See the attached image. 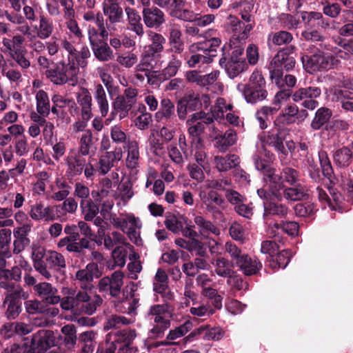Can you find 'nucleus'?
Here are the masks:
<instances>
[{"label":"nucleus","instance_id":"6e6552de","mask_svg":"<svg viewBox=\"0 0 353 353\" xmlns=\"http://www.w3.org/2000/svg\"><path fill=\"white\" fill-rule=\"evenodd\" d=\"M33 345L46 353L52 347L61 345L62 335L50 330H39L30 339Z\"/></svg>","mask_w":353,"mask_h":353},{"label":"nucleus","instance_id":"cd10ccee","mask_svg":"<svg viewBox=\"0 0 353 353\" xmlns=\"http://www.w3.org/2000/svg\"><path fill=\"white\" fill-rule=\"evenodd\" d=\"M338 33L342 37L353 36V10H343L340 21L334 23Z\"/></svg>","mask_w":353,"mask_h":353},{"label":"nucleus","instance_id":"0eeeda50","mask_svg":"<svg viewBox=\"0 0 353 353\" xmlns=\"http://www.w3.org/2000/svg\"><path fill=\"white\" fill-rule=\"evenodd\" d=\"M28 294L21 286L17 287L16 292L5 294L3 306L7 307L5 316L8 319H17L22 311V300H26Z\"/></svg>","mask_w":353,"mask_h":353},{"label":"nucleus","instance_id":"4be33fe9","mask_svg":"<svg viewBox=\"0 0 353 353\" xmlns=\"http://www.w3.org/2000/svg\"><path fill=\"white\" fill-rule=\"evenodd\" d=\"M47 255L48 253L46 249L39 247L33 250L32 258L34 269L46 279H50L52 274L48 270H46V266L45 265Z\"/></svg>","mask_w":353,"mask_h":353},{"label":"nucleus","instance_id":"3c124183","mask_svg":"<svg viewBox=\"0 0 353 353\" xmlns=\"http://www.w3.org/2000/svg\"><path fill=\"white\" fill-rule=\"evenodd\" d=\"M263 179L266 183L272 184V188H274L275 191H279L284 188L282 183L281 173L277 174L276 170L273 167L265 171L263 174Z\"/></svg>","mask_w":353,"mask_h":353},{"label":"nucleus","instance_id":"393cba45","mask_svg":"<svg viewBox=\"0 0 353 353\" xmlns=\"http://www.w3.org/2000/svg\"><path fill=\"white\" fill-rule=\"evenodd\" d=\"M92 50L97 59L100 61H108L114 58L113 51L103 40L93 41L90 38Z\"/></svg>","mask_w":353,"mask_h":353},{"label":"nucleus","instance_id":"8fccbe9b","mask_svg":"<svg viewBox=\"0 0 353 353\" xmlns=\"http://www.w3.org/2000/svg\"><path fill=\"white\" fill-rule=\"evenodd\" d=\"M53 29L52 19L43 14H41L39 16V27L37 30V37L41 39H46L52 34Z\"/></svg>","mask_w":353,"mask_h":353},{"label":"nucleus","instance_id":"c756f323","mask_svg":"<svg viewBox=\"0 0 353 353\" xmlns=\"http://www.w3.org/2000/svg\"><path fill=\"white\" fill-rule=\"evenodd\" d=\"M234 266L239 267L245 275L251 276L259 272L262 268V263L256 259H252L248 254H245Z\"/></svg>","mask_w":353,"mask_h":353},{"label":"nucleus","instance_id":"c85d7f7f","mask_svg":"<svg viewBox=\"0 0 353 353\" xmlns=\"http://www.w3.org/2000/svg\"><path fill=\"white\" fill-rule=\"evenodd\" d=\"M291 187L284 185L283 196L285 199L293 201L307 200L309 199L308 190L305 185L296 183Z\"/></svg>","mask_w":353,"mask_h":353},{"label":"nucleus","instance_id":"dca6fc26","mask_svg":"<svg viewBox=\"0 0 353 353\" xmlns=\"http://www.w3.org/2000/svg\"><path fill=\"white\" fill-rule=\"evenodd\" d=\"M263 206V219L266 223H268V221L274 216L283 219L288 212V208L286 205L273 200L264 201Z\"/></svg>","mask_w":353,"mask_h":353},{"label":"nucleus","instance_id":"a878e982","mask_svg":"<svg viewBox=\"0 0 353 353\" xmlns=\"http://www.w3.org/2000/svg\"><path fill=\"white\" fill-rule=\"evenodd\" d=\"M110 334L114 335V339L113 342L115 344H123L122 347H119L118 353H122L124 350L128 351L130 350V347L137 336L136 330L131 329L117 330L115 332H111Z\"/></svg>","mask_w":353,"mask_h":353},{"label":"nucleus","instance_id":"e433bc0d","mask_svg":"<svg viewBox=\"0 0 353 353\" xmlns=\"http://www.w3.org/2000/svg\"><path fill=\"white\" fill-rule=\"evenodd\" d=\"M46 270L50 272L51 270H60L65 268V261L64 256L56 251L48 252L46 262L45 263Z\"/></svg>","mask_w":353,"mask_h":353},{"label":"nucleus","instance_id":"aec40b11","mask_svg":"<svg viewBox=\"0 0 353 353\" xmlns=\"http://www.w3.org/2000/svg\"><path fill=\"white\" fill-rule=\"evenodd\" d=\"M30 230V225L28 224L23 225L22 227L17 228L14 230L13 235L16 239L13 242L14 254H19L26 248V247L30 245V240L27 237V235Z\"/></svg>","mask_w":353,"mask_h":353},{"label":"nucleus","instance_id":"412c9836","mask_svg":"<svg viewBox=\"0 0 353 353\" xmlns=\"http://www.w3.org/2000/svg\"><path fill=\"white\" fill-rule=\"evenodd\" d=\"M121 157V149H115L114 151L105 152L99 158L98 165L97 166V172L102 175L106 174L114 166V162L119 161Z\"/></svg>","mask_w":353,"mask_h":353},{"label":"nucleus","instance_id":"79ce46f5","mask_svg":"<svg viewBox=\"0 0 353 353\" xmlns=\"http://www.w3.org/2000/svg\"><path fill=\"white\" fill-rule=\"evenodd\" d=\"M296 216L304 217L312 221L317 209L314 203L311 202L299 203L294 208Z\"/></svg>","mask_w":353,"mask_h":353},{"label":"nucleus","instance_id":"4c0bfd02","mask_svg":"<svg viewBox=\"0 0 353 353\" xmlns=\"http://www.w3.org/2000/svg\"><path fill=\"white\" fill-rule=\"evenodd\" d=\"M293 39L292 34L285 30H280L276 32H270L268 36V45L270 48L272 45L282 46L288 45Z\"/></svg>","mask_w":353,"mask_h":353},{"label":"nucleus","instance_id":"0e129e2a","mask_svg":"<svg viewBox=\"0 0 353 353\" xmlns=\"http://www.w3.org/2000/svg\"><path fill=\"white\" fill-rule=\"evenodd\" d=\"M301 35L306 41H310L312 42L320 41L321 48L330 50V48L327 47L325 37L321 35L318 31H304L302 32Z\"/></svg>","mask_w":353,"mask_h":353},{"label":"nucleus","instance_id":"09e8293b","mask_svg":"<svg viewBox=\"0 0 353 353\" xmlns=\"http://www.w3.org/2000/svg\"><path fill=\"white\" fill-rule=\"evenodd\" d=\"M169 43L174 53L181 54L184 50V42L182 33L179 29L172 28L170 30Z\"/></svg>","mask_w":353,"mask_h":353},{"label":"nucleus","instance_id":"a211bd4d","mask_svg":"<svg viewBox=\"0 0 353 353\" xmlns=\"http://www.w3.org/2000/svg\"><path fill=\"white\" fill-rule=\"evenodd\" d=\"M219 71L214 70L207 74H201L197 70L189 71L186 73V78L189 82L195 83L197 85L208 88L218 79Z\"/></svg>","mask_w":353,"mask_h":353},{"label":"nucleus","instance_id":"f3484780","mask_svg":"<svg viewBox=\"0 0 353 353\" xmlns=\"http://www.w3.org/2000/svg\"><path fill=\"white\" fill-rule=\"evenodd\" d=\"M221 43V41L219 38L213 37L192 44L189 48V51L190 52L201 51L204 55L211 58L212 61L213 58L216 56L217 48H219Z\"/></svg>","mask_w":353,"mask_h":353},{"label":"nucleus","instance_id":"e2e57ef3","mask_svg":"<svg viewBox=\"0 0 353 353\" xmlns=\"http://www.w3.org/2000/svg\"><path fill=\"white\" fill-rule=\"evenodd\" d=\"M225 250L229 254L231 258V264L234 267L235 264L243 257L245 253H243L241 250L234 243L232 242H227L225 243Z\"/></svg>","mask_w":353,"mask_h":353},{"label":"nucleus","instance_id":"9d476101","mask_svg":"<svg viewBox=\"0 0 353 353\" xmlns=\"http://www.w3.org/2000/svg\"><path fill=\"white\" fill-rule=\"evenodd\" d=\"M332 114V110L329 108L325 106L319 108L315 112L314 117L310 123V128L314 131L319 130L330 131L338 123H340L341 125L346 124L341 120L330 122Z\"/></svg>","mask_w":353,"mask_h":353},{"label":"nucleus","instance_id":"72a5a7b5","mask_svg":"<svg viewBox=\"0 0 353 353\" xmlns=\"http://www.w3.org/2000/svg\"><path fill=\"white\" fill-rule=\"evenodd\" d=\"M175 117V106L168 98H163L161 101L160 110L156 112L155 118L157 121L165 119L166 121Z\"/></svg>","mask_w":353,"mask_h":353},{"label":"nucleus","instance_id":"37998d69","mask_svg":"<svg viewBox=\"0 0 353 353\" xmlns=\"http://www.w3.org/2000/svg\"><path fill=\"white\" fill-rule=\"evenodd\" d=\"M171 305L169 303H164L163 304H155L150 306L148 311V316H154V322L155 323H161L162 321H170L165 319L163 315L170 313V308Z\"/></svg>","mask_w":353,"mask_h":353},{"label":"nucleus","instance_id":"f8f14e48","mask_svg":"<svg viewBox=\"0 0 353 353\" xmlns=\"http://www.w3.org/2000/svg\"><path fill=\"white\" fill-rule=\"evenodd\" d=\"M123 272L115 271L110 277H103L99 281V291L101 293L110 295L112 297H119L121 293V288L123 284Z\"/></svg>","mask_w":353,"mask_h":353},{"label":"nucleus","instance_id":"69168bd1","mask_svg":"<svg viewBox=\"0 0 353 353\" xmlns=\"http://www.w3.org/2000/svg\"><path fill=\"white\" fill-rule=\"evenodd\" d=\"M191 327L192 323L190 322H185L183 325L179 326V327L170 330L167 335V339L173 341L184 336L191 329Z\"/></svg>","mask_w":353,"mask_h":353},{"label":"nucleus","instance_id":"c9c22d12","mask_svg":"<svg viewBox=\"0 0 353 353\" xmlns=\"http://www.w3.org/2000/svg\"><path fill=\"white\" fill-rule=\"evenodd\" d=\"M236 134L234 130H226L223 135L216 138L214 146L219 152H225L236 143Z\"/></svg>","mask_w":353,"mask_h":353},{"label":"nucleus","instance_id":"ea45409f","mask_svg":"<svg viewBox=\"0 0 353 353\" xmlns=\"http://www.w3.org/2000/svg\"><path fill=\"white\" fill-rule=\"evenodd\" d=\"M61 332L63 336L61 344L63 343L68 350L74 348L77 340L76 326L73 324L65 325L62 327Z\"/></svg>","mask_w":353,"mask_h":353},{"label":"nucleus","instance_id":"c03bdc74","mask_svg":"<svg viewBox=\"0 0 353 353\" xmlns=\"http://www.w3.org/2000/svg\"><path fill=\"white\" fill-rule=\"evenodd\" d=\"M37 111L43 117H48L50 112V104L46 92L39 90L36 94Z\"/></svg>","mask_w":353,"mask_h":353},{"label":"nucleus","instance_id":"bb28decb","mask_svg":"<svg viewBox=\"0 0 353 353\" xmlns=\"http://www.w3.org/2000/svg\"><path fill=\"white\" fill-rule=\"evenodd\" d=\"M77 103L81 107L83 121H88L92 117V96L87 88H82L77 95Z\"/></svg>","mask_w":353,"mask_h":353},{"label":"nucleus","instance_id":"f704fd0d","mask_svg":"<svg viewBox=\"0 0 353 353\" xmlns=\"http://www.w3.org/2000/svg\"><path fill=\"white\" fill-rule=\"evenodd\" d=\"M181 61L172 55V59L169 61L167 67H165L159 74L157 76V79L159 82L170 79L171 77L176 75L178 70L181 66Z\"/></svg>","mask_w":353,"mask_h":353},{"label":"nucleus","instance_id":"39448f33","mask_svg":"<svg viewBox=\"0 0 353 353\" xmlns=\"http://www.w3.org/2000/svg\"><path fill=\"white\" fill-rule=\"evenodd\" d=\"M301 59L305 70L311 74L317 71L329 70L339 63L336 57L319 49H316L311 54L304 53Z\"/></svg>","mask_w":353,"mask_h":353},{"label":"nucleus","instance_id":"052dcab7","mask_svg":"<svg viewBox=\"0 0 353 353\" xmlns=\"http://www.w3.org/2000/svg\"><path fill=\"white\" fill-rule=\"evenodd\" d=\"M156 64V54L148 50L142 56L141 63L139 65L140 70H149L152 69Z\"/></svg>","mask_w":353,"mask_h":353},{"label":"nucleus","instance_id":"1a4fd4ad","mask_svg":"<svg viewBox=\"0 0 353 353\" xmlns=\"http://www.w3.org/2000/svg\"><path fill=\"white\" fill-rule=\"evenodd\" d=\"M321 94V90L319 87L309 86L296 90L292 94V99L295 102H301V105L305 109L314 110L319 105L316 99Z\"/></svg>","mask_w":353,"mask_h":353},{"label":"nucleus","instance_id":"338daca9","mask_svg":"<svg viewBox=\"0 0 353 353\" xmlns=\"http://www.w3.org/2000/svg\"><path fill=\"white\" fill-rule=\"evenodd\" d=\"M102 302V298L99 295H95L93 300L87 301L82 304L81 307L85 314L91 315L96 311L97 307L101 305Z\"/></svg>","mask_w":353,"mask_h":353},{"label":"nucleus","instance_id":"58836bf2","mask_svg":"<svg viewBox=\"0 0 353 353\" xmlns=\"http://www.w3.org/2000/svg\"><path fill=\"white\" fill-rule=\"evenodd\" d=\"M125 12L130 26L128 28L136 32L137 35L142 36L143 34V26L141 23V16L134 9L129 7L125 8Z\"/></svg>","mask_w":353,"mask_h":353},{"label":"nucleus","instance_id":"7c9ffc66","mask_svg":"<svg viewBox=\"0 0 353 353\" xmlns=\"http://www.w3.org/2000/svg\"><path fill=\"white\" fill-rule=\"evenodd\" d=\"M203 334V338L205 340H219L223 336V332L220 327H212L207 329L203 326H201L196 330L191 332L186 339L189 341H192L194 339L199 335Z\"/></svg>","mask_w":353,"mask_h":353},{"label":"nucleus","instance_id":"bf43d9fd","mask_svg":"<svg viewBox=\"0 0 353 353\" xmlns=\"http://www.w3.org/2000/svg\"><path fill=\"white\" fill-rule=\"evenodd\" d=\"M170 321H162L161 323H156L149 331V338L151 339L162 338L165 330L170 327Z\"/></svg>","mask_w":353,"mask_h":353},{"label":"nucleus","instance_id":"49530a36","mask_svg":"<svg viewBox=\"0 0 353 353\" xmlns=\"http://www.w3.org/2000/svg\"><path fill=\"white\" fill-rule=\"evenodd\" d=\"M213 265L215 267V272L222 277H230L235 272L232 270L231 262L224 257H218L214 259Z\"/></svg>","mask_w":353,"mask_h":353},{"label":"nucleus","instance_id":"13d9d810","mask_svg":"<svg viewBox=\"0 0 353 353\" xmlns=\"http://www.w3.org/2000/svg\"><path fill=\"white\" fill-rule=\"evenodd\" d=\"M194 221L200 228L201 234L212 232L216 234L219 233L218 228L210 221L205 220L202 216H196Z\"/></svg>","mask_w":353,"mask_h":353},{"label":"nucleus","instance_id":"680f3d73","mask_svg":"<svg viewBox=\"0 0 353 353\" xmlns=\"http://www.w3.org/2000/svg\"><path fill=\"white\" fill-rule=\"evenodd\" d=\"M85 165V158L78 156L73 158L72 160L68 162L69 170L72 176L80 175Z\"/></svg>","mask_w":353,"mask_h":353},{"label":"nucleus","instance_id":"4468645a","mask_svg":"<svg viewBox=\"0 0 353 353\" xmlns=\"http://www.w3.org/2000/svg\"><path fill=\"white\" fill-rule=\"evenodd\" d=\"M100 275L98 265L95 263H90L85 268L76 272V283L82 290L91 291L94 288V277L98 278Z\"/></svg>","mask_w":353,"mask_h":353},{"label":"nucleus","instance_id":"5701e85b","mask_svg":"<svg viewBox=\"0 0 353 353\" xmlns=\"http://www.w3.org/2000/svg\"><path fill=\"white\" fill-rule=\"evenodd\" d=\"M143 18L148 28H159L165 21L163 12L157 7L144 8Z\"/></svg>","mask_w":353,"mask_h":353},{"label":"nucleus","instance_id":"2f4dec72","mask_svg":"<svg viewBox=\"0 0 353 353\" xmlns=\"http://www.w3.org/2000/svg\"><path fill=\"white\" fill-rule=\"evenodd\" d=\"M279 108L264 105L260 108L255 112V118L259 122V128L261 130L266 129L271 123L274 115L278 112Z\"/></svg>","mask_w":353,"mask_h":353},{"label":"nucleus","instance_id":"de8ad7c7","mask_svg":"<svg viewBox=\"0 0 353 353\" xmlns=\"http://www.w3.org/2000/svg\"><path fill=\"white\" fill-rule=\"evenodd\" d=\"M292 252L290 249H285L277 252L274 257L270 260V265L272 268H285L290 261Z\"/></svg>","mask_w":353,"mask_h":353},{"label":"nucleus","instance_id":"9b49d317","mask_svg":"<svg viewBox=\"0 0 353 353\" xmlns=\"http://www.w3.org/2000/svg\"><path fill=\"white\" fill-rule=\"evenodd\" d=\"M202 108V100L199 93L189 92L181 98L176 105V112L181 120H184L188 112L197 111Z\"/></svg>","mask_w":353,"mask_h":353},{"label":"nucleus","instance_id":"603ef678","mask_svg":"<svg viewBox=\"0 0 353 353\" xmlns=\"http://www.w3.org/2000/svg\"><path fill=\"white\" fill-rule=\"evenodd\" d=\"M281 173L283 185L286 183L289 185H295L299 183L300 173L297 170L285 166L282 168Z\"/></svg>","mask_w":353,"mask_h":353},{"label":"nucleus","instance_id":"ddd939ff","mask_svg":"<svg viewBox=\"0 0 353 353\" xmlns=\"http://www.w3.org/2000/svg\"><path fill=\"white\" fill-rule=\"evenodd\" d=\"M103 15L108 28L116 30V24L123 21V10L115 0H105L102 3Z\"/></svg>","mask_w":353,"mask_h":353},{"label":"nucleus","instance_id":"6e6d98bb","mask_svg":"<svg viewBox=\"0 0 353 353\" xmlns=\"http://www.w3.org/2000/svg\"><path fill=\"white\" fill-rule=\"evenodd\" d=\"M113 108L117 112H121L119 117L123 119L126 117L128 112L131 110L132 106L129 103L123 95H119L115 99L112 103Z\"/></svg>","mask_w":353,"mask_h":353},{"label":"nucleus","instance_id":"f257e3e1","mask_svg":"<svg viewBox=\"0 0 353 353\" xmlns=\"http://www.w3.org/2000/svg\"><path fill=\"white\" fill-rule=\"evenodd\" d=\"M221 52L219 65L230 79H234L247 70L248 64L243 57V48L225 44L221 48Z\"/></svg>","mask_w":353,"mask_h":353},{"label":"nucleus","instance_id":"2eb2a0df","mask_svg":"<svg viewBox=\"0 0 353 353\" xmlns=\"http://www.w3.org/2000/svg\"><path fill=\"white\" fill-rule=\"evenodd\" d=\"M332 159L336 168H347L353 163V141L333 151Z\"/></svg>","mask_w":353,"mask_h":353},{"label":"nucleus","instance_id":"20e7f679","mask_svg":"<svg viewBox=\"0 0 353 353\" xmlns=\"http://www.w3.org/2000/svg\"><path fill=\"white\" fill-rule=\"evenodd\" d=\"M79 70L74 59L70 60L69 57L68 63L60 61L54 63L52 68L46 70L45 74L55 85H61L66 83L74 85L77 83Z\"/></svg>","mask_w":353,"mask_h":353},{"label":"nucleus","instance_id":"864d4df0","mask_svg":"<svg viewBox=\"0 0 353 353\" xmlns=\"http://www.w3.org/2000/svg\"><path fill=\"white\" fill-rule=\"evenodd\" d=\"M323 6V13L332 18L336 19L343 14V9L341 5L337 2H331L330 0H323L321 2Z\"/></svg>","mask_w":353,"mask_h":353},{"label":"nucleus","instance_id":"7ed1b4c3","mask_svg":"<svg viewBox=\"0 0 353 353\" xmlns=\"http://www.w3.org/2000/svg\"><path fill=\"white\" fill-rule=\"evenodd\" d=\"M237 89L241 92L248 103L255 104L266 99L268 90L266 81L259 70H254L246 84L239 83Z\"/></svg>","mask_w":353,"mask_h":353},{"label":"nucleus","instance_id":"a18cd8bd","mask_svg":"<svg viewBox=\"0 0 353 353\" xmlns=\"http://www.w3.org/2000/svg\"><path fill=\"white\" fill-rule=\"evenodd\" d=\"M94 97L99 105L101 114L105 117L109 110L108 102L106 97L105 89L100 83L95 85Z\"/></svg>","mask_w":353,"mask_h":353},{"label":"nucleus","instance_id":"4d7b16f0","mask_svg":"<svg viewBox=\"0 0 353 353\" xmlns=\"http://www.w3.org/2000/svg\"><path fill=\"white\" fill-rule=\"evenodd\" d=\"M190 53L191 55L187 60V63L190 68L200 67L202 64L212 62V59L204 55L201 51H195V52Z\"/></svg>","mask_w":353,"mask_h":353},{"label":"nucleus","instance_id":"423d86ee","mask_svg":"<svg viewBox=\"0 0 353 353\" xmlns=\"http://www.w3.org/2000/svg\"><path fill=\"white\" fill-rule=\"evenodd\" d=\"M287 129L273 127L268 131H263L259 136L263 147L269 146L274 148L278 153L281 161L288 156V151L284 145L285 141Z\"/></svg>","mask_w":353,"mask_h":353},{"label":"nucleus","instance_id":"5fc2aeb1","mask_svg":"<svg viewBox=\"0 0 353 353\" xmlns=\"http://www.w3.org/2000/svg\"><path fill=\"white\" fill-rule=\"evenodd\" d=\"M80 206L86 221H92L99 213V205L94 203L91 199L88 201H81Z\"/></svg>","mask_w":353,"mask_h":353},{"label":"nucleus","instance_id":"774afa93","mask_svg":"<svg viewBox=\"0 0 353 353\" xmlns=\"http://www.w3.org/2000/svg\"><path fill=\"white\" fill-rule=\"evenodd\" d=\"M25 307L26 312L30 314H43L48 312V310L44 308L41 302L37 300L26 301L25 302Z\"/></svg>","mask_w":353,"mask_h":353},{"label":"nucleus","instance_id":"f03ea898","mask_svg":"<svg viewBox=\"0 0 353 353\" xmlns=\"http://www.w3.org/2000/svg\"><path fill=\"white\" fill-rule=\"evenodd\" d=\"M296 50L294 46H289L279 50L272 59L269 70L270 77L275 80V83L280 86L281 81H283V70H292L296 64Z\"/></svg>","mask_w":353,"mask_h":353},{"label":"nucleus","instance_id":"b1692460","mask_svg":"<svg viewBox=\"0 0 353 353\" xmlns=\"http://www.w3.org/2000/svg\"><path fill=\"white\" fill-rule=\"evenodd\" d=\"M215 168L219 172H225L235 168L240 163V159L234 154H228L225 156L216 155L214 157Z\"/></svg>","mask_w":353,"mask_h":353},{"label":"nucleus","instance_id":"473e14b6","mask_svg":"<svg viewBox=\"0 0 353 353\" xmlns=\"http://www.w3.org/2000/svg\"><path fill=\"white\" fill-rule=\"evenodd\" d=\"M332 100L341 103V107L346 111L353 112V92L346 88H335L333 91Z\"/></svg>","mask_w":353,"mask_h":353},{"label":"nucleus","instance_id":"a19ab883","mask_svg":"<svg viewBox=\"0 0 353 353\" xmlns=\"http://www.w3.org/2000/svg\"><path fill=\"white\" fill-rule=\"evenodd\" d=\"M77 243H73L68 246V251L79 254V256L84 254V249L93 250L95 249V243L92 238L84 236L78 240Z\"/></svg>","mask_w":353,"mask_h":353},{"label":"nucleus","instance_id":"6ab92c4d","mask_svg":"<svg viewBox=\"0 0 353 353\" xmlns=\"http://www.w3.org/2000/svg\"><path fill=\"white\" fill-rule=\"evenodd\" d=\"M228 25L230 27V30L234 33L232 37L239 40L246 39L249 32L254 28L253 24L245 25L243 21L232 15H230L228 17Z\"/></svg>","mask_w":353,"mask_h":353}]
</instances>
